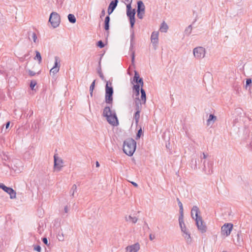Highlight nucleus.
<instances>
[{"mask_svg": "<svg viewBox=\"0 0 252 252\" xmlns=\"http://www.w3.org/2000/svg\"><path fill=\"white\" fill-rule=\"evenodd\" d=\"M97 73L99 74L100 78L106 82L105 85V101L107 104H112L113 103V94L114 93L113 88L112 87V82L106 81L104 79V76L102 72L101 67H97Z\"/></svg>", "mask_w": 252, "mask_h": 252, "instance_id": "obj_1", "label": "nucleus"}, {"mask_svg": "<svg viewBox=\"0 0 252 252\" xmlns=\"http://www.w3.org/2000/svg\"><path fill=\"white\" fill-rule=\"evenodd\" d=\"M102 116L105 117L108 123L113 126H117L119 121L115 111L111 110L110 106H105L103 109Z\"/></svg>", "mask_w": 252, "mask_h": 252, "instance_id": "obj_2", "label": "nucleus"}, {"mask_svg": "<svg viewBox=\"0 0 252 252\" xmlns=\"http://www.w3.org/2000/svg\"><path fill=\"white\" fill-rule=\"evenodd\" d=\"M136 148V142L132 138H127L124 141L123 151L128 156H132Z\"/></svg>", "mask_w": 252, "mask_h": 252, "instance_id": "obj_3", "label": "nucleus"}, {"mask_svg": "<svg viewBox=\"0 0 252 252\" xmlns=\"http://www.w3.org/2000/svg\"><path fill=\"white\" fill-rule=\"evenodd\" d=\"M135 9H132L130 4H126V15L129 18L130 26L133 29L135 23Z\"/></svg>", "mask_w": 252, "mask_h": 252, "instance_id": "obj_4", "label": "nucleus"}, {"mask_svg": "<svg viewBox=\"0 0 252 252\" xmlns=\"http://www.w3.org/2000/svg\"><path fill=\"white\" fill-rule=\"evenodd\" d=\"M133 81L136 84L133 86V92L140 91L141 89H140V87H141V88H142L144 83L143 79L140 77L139 74L137 71H134Z\"/></svg>", "mask_w": 252, "mask_h": 252, "instance_id": "obj_5", "label": "nucleus"}, {"mask_svg": "<svg viewBox=\"0 0 252 252\" xmlns=\"http://www.w3.org/2000/svg\"><path fill=\"white\" fill-rule=\"evenodd\" d=\"M179 223L181 231L183 233V236L187 240L189 239L191 240L190 234L189 231L187 229L184 221V216L179 217Z\"/></svg>", "mask_w": 252, "mask_h": 252, "instance_id": "obj_6", "label": "nucleus"}, {"mask_svg": "<svg viewBox=\"0 0 252 252\" xmlns=\"http://www.w3.org/2000/svg\"><path fill=\"white\" fill-rule=\"evenodd\" d=\"M49 22L54 28L58 27L61 22L60 15L56 12H52L50 14Z\"/></svg>", "mask_w": 252, "mask_h": 252, "instance_id": "obj_7", "label": "nucleus"}, {"mask_svg": "<svg viewBox=\"0 0 252 252\" xmlns=\"http://www.w3.org/2000/svg\"><path fill=\"white\" fill-rule=\"evenodd\" d=\"M194 56L197 59L203 58L205 57V49L202 47H197L193 50Z\"/></svg>", "mask_w": 252, "mask_h": 252, "instance_id": "obj_8", "label": "nucleus"}, {"mask_svg": "<svg viewBox=\"0 0 252 252\" xmlns=\"http://www.w3.org/2000/svg\"><path fill=\"white\" fill-rule=\"evenodd\" d=\"M54 167L55 170L58 171H60L62 167L63 166V160L58 157L57 154H55L54 156Z\"/></svg>", "mask_w": 252, "mask_h": 252, "instance_id": "obj_9", "label": "nucleus"}, {"mask_svg": "<svg viewBox=\"0 0 252 252\" xmlns=\"http://www.w3.org/2000/svg\"><path fill=\"white\" fill-rule=\"evenodd\" d=\"M233 224L231 223H225L221 227V234L222 235L228 236L230 235L232 229H233Z\"/></svg>", "mask_w": 252, "mask_h": 252, "instance_id": "obj_10", "label": "nucleus"}, {"mask_svg": "<svg viewBox=\"0 0 252 252\" xmlns=\"http://www.w3.org/2000/svg\"><path fill=\"white\" fill-rule=\"evenodd\" d=\"M195 220L198 229L202 233L206 232L207 231V227L206 225L204 224L202 217L195 219Z\"/></svg>", "mask_w": 252, "mask_h": 252, "instance_id": "obj_11", "label": "nucleus"}, {"mask_svg": "<svg viewBox=\"0 0 252 252\" xmlns=\"http://www.w3.org/2000/svg\"><path fill=\"white\" fill-rule=\"evenodd\" d=\"M131 34H130V46L129 48V51L131 52V61L133 62L134 61L135 58V52L133 50L134 44V32L133 30L130 31Z\"/></svg>", "mask_w": 252, "mask_h": 252, "instance_id": "obj_12", "label": "nucleus"}, {"mask_svg": "<svg viewBox=\"0 0 252 252\" xmlns=\"http://www.w3.org/2000/svg\"><path fill=\"white\" fill-rule=\"evenodd\" d=\"M213 165L212 161H208L207 164L205 163V160L204 161L203 170L206 174L210 175L213 173Z\"/></svg>", "mask_w": 252, "mask_h": 252, "instance_id": "obj_13", "label": "nucleus"}, {"mask_svg": "<svg viewBox=\"0 0 252 252\" xmlns=\"http://www.w3.org/2000/svg\"><path fill=\"white\" fill-rule=\"evenodd\" d=\"M202 158L201 156L199 158H197L196 156H194L191 158L190 164L191 168L196 169L197 168L198 165H199L201 161H202Z\"/></svg>", "mask_w": 252, "mask_h": 252, "instance_id": "obj_14", "label": "nucleus"}, {"mask_svg": "<svg viewBox=\"0 0 252 252\" xmlns=\"http://www.w3.org/2000/svg\"><path fill=\"white\" fill-rule=\"evenodd\" d=\"M158 32H153L151 36V40L155 49H156L158 42Z\"/></svg>", "mask_w": 252, "mask_h": 252, "instance_id": "obj_15", "label": "nucleus"}, {"mask_svg": "<svg viewBox=\"0 0 252 252\" xmlns=\"http://www.w3.org/2000/svg\"><path fill=\"white\" fill-rule=\"evenodd\" d=\"M140 249V245L136 243L133 245L128 246L126 250L127 252H137Z\"/></svg>", "mask_w": 252, "mask_h": 252, "instance_id": "obj_16", "label": "nucleus"}, {"mask_svg": "<svg viewBox=\"0 0 252 252\" xmlns=\"http://www.w3.org/2000/svg\"><path fill=\"white\" fill-rule=\"evenodd\" d=\"M118 2V0H113L110 2L107 10L108 15H110L114 11L117 6Z\"/></svg>", "mask_w": 252, "mask_h": 252, "instance_id": "obj_17", "label": "nucleus"}, {"mask_svg": "<svg viewBox=\"0 0 252 252\" xmlns=\"http://www.w3.org/2000/svg\"><path fill=\"white\" fill-rule=\"evenodd\" d=\"M134 103L136 112H141L142 110V104L143 103L141 102L140 98L138 97H135Z\"/></svg>", "mask_w": 252, "mask_h": 252, "instance_id": "obj_18", "label": "nucleus"}, {"mask_svg": "<svg viewBox=\"0 0 252 252\" xmlns=\"http://www.w3.org/2000/svg\"><path fill=\"white\" fill-rule=\"evenodd\" d=\"M193 213H195V219H198V218H201V217L199 215L200 213V211L198 208V207L196 206H193L191 210V215L192 219H194L193 215Z\"/></svg>", "mask_w": 252, "mask_h": 252, "instance_id": "obj_19", "label": "nucleus"}, {"mask_svg": "<svg viewBox=\"0 0 252 252\" xmlns=\"http://www.w3.org/2000/svg\"><path fill=\"white\" fill-rule=\"evenodd\" d=\"M5 192L9 194L10 199H12L16 198V192L12 188L7 187V189L5 190Z\"/></svg>", "mask_w": 252, "mask_h": 252, "instance_id": "obj_20", "label": "nucleus"}, {"mask_svg": "<svg viewBox=\"0 0 252 252\" xmlns=\"http://www.w3.org/2000/svg\"><path fill=\"white\" fill-rule=\"evenodd\" d=\"M110 21V18L109 15H108L106 16L105 20H104V28L106 31L107 32V35L109 34V23Z\"/></svg>", "mask_w": 252, "mask_h": 252, "instance_id": "obj_21", "label": "nucleus"}, {"mask_svg": "<svg viewBox=\"0 0 252 252\" xmlns=\"http://www.w3.org/2000/svg\"><path fill=\"white\" fill-rule=\"evenodd\" d=\"M137 12H145V6L142 1H138L137 2Z\"/></svg>", "mask_w": 252, "mask_h": 252, "instance_id": "obj_22", "label": "nucleus"}, {"mask_svg": "<svg viewBox=\"0 0 252 252\" xmlns=\"http://www.w3.org/2000/svg\"><path fill=\"white\" fill-rule=\"evenodd\" d=\"M140 92H141V98L140 99L141 102H142L143 104H145L146 101V92H145V90L142 88H141L140 89Z\"/></svg>", "mask_w": 252, "mask_h": 252, "instance_id": "obj_23", "label": "nucleus"}, {"mask_svg": "<svg viewBox=\"0 0 252 252\" xmlns=\"http://www.w3.org/2000/svg\"><path fill=\"white\" fill-rule=\"evenodd\" d=\"M217 120V117L214 114H210L209 119L207 121V126H209L211 123L214 124Z\"/></svg>", "mask_w": 252, "mask_h": 252, "instance_id": "obj_24", "label": "nucleus"}, {"mask_svg": "<svg viewBox=\"0 0 252 252\" xmlns=\"http://www.w3.org/2000/svg\"><path fill=\"white\" fill-rule=\"evenodd\" d=\"M177 201L178 202V204L179 207V213H180V216H184V210H183V206L182 202L180 200L179 198H177Z\"/></svg>", "mask_w": 252, "mask_h": 252, "instance_id": "obj_25", "label": "nucleus"}, {"mask_svg": "<svg viewBox=\"0 0 252 252\" xmlns=\"http://www.w3.org/2000/svg\"><path fill=\"white\" fill-rule=\"evenodd\" d=\"M67 18L69 22L71 24H74L76 21L75 16L72 14H69L67 16Z\"/></svg>", "mask_w": 252, "mask_h": 252, "instance_id": "obj_26", "label": "nucleus"}, {"mask_svg": "<svg viewBox=\"0 0 252 252\" xmlns=\"http://www.w3.org/2000/svg\"><path fill=\"white\" fill-rule=\"evenodd\" d=\"M126 220L128 221V220H130L132 221L133 223H135L137 221L138 218L136 217H132L131 216L129 215L128 218L127 217H125Z\"/></svg>", "mask_w": 252, "mask_h": 252, "instance_id": "obj_27", "label": "nucleus"}, {"mask_svg": "<svg viewBox=\"0 0 252 252\" xmlns=\"http://www.w3.org/2000/svg\"><path fill=\"white\" fill-rule=\"evenodd\" d=\"M35 56L34 58V60H37L39 63H40L42 61V57L40 52L38 51H35Z\"/></svg>", "mask_w": 252, "mask_h": 252, "instance_id": "obj_28", "label": "nucleus"}, {"mask_svg": "<svg viewBox=\"0 0 252 252\" xmlns=\"http://www.w3.org/2000/svg\"><path fill=\"white\" fill-rule=\"evenodd\" d=\"M77 191V186L75 184H74L69 191V193L71 196L74 197L75 192Z\"/></svg>", "mask_w": 252, "mask_h": 252, "instance_id": "obj_29", "label": "nucleus"}, {"mask_svg": "<svg viewBox=\"0 0 252 252\" xmlns=\"http://www.w3.org/2000/svg\"><path fill=\"white\" fill-rule=\"evenodd\" d=\"M192 25H190L188 27L186 28L184 31V34L186 35L189 36L191 32L192 31Z\"/></svg>", "mask_w": 252, "mask_h": 252, "instance_id": "obj_30", "label": "nucleus"}, {"mask_svg": "<svg viewBox=\"0 0 252 252\" xmlns=\"http://www.w3.org/2000/svg\"><path fill=\"white\" fill-rule=\"evenodd\" d=\"M60 61L59 60V57L57 56H56L55 57V63H54V65L53 67L54 68H57L60 69Z\"/></svg>", "mask_w": 252, "mask_h": 252, "instance_id": "obj_31", "label": "nucleus"}, {"mask_svg": "<svg viewBox=\"0 0 252 252\" xmlns=\"http://www.w3.org/2000/svg\"><path fill=\"white\" fill-rule=\"evenodd\" d=\"M168 28V27L166 23H165L164 22H163L161 24V25L160 28V30L161 32H166Z\"/></svg>", "mask_w": 252, "mask_h": 252, "instance_id": "obj_32", "label": "nucleus"}, {"mask_svg": "<svg viewBox=\"0 0 252 252\" xmlns=\"http://www.w3.org/2000/svg\"><path fill=\"white\" fill-rule=\"evenodd\" d=\"M95 80H94L93 82L91 84V86L90 87V94L91 97L93 96V91L94 90V88L95 87Z\"/></svg>", "mask_w": 252, "mask_h": 252, "instance_id": "obj_33", "label": "nucleus"}, {"mask_svg": "<svg viewBox=\"0 0 252 252\" xmlns=\"http://www.w3.org/2000/svg\"><path fill=\"white\" fill-rule=\"evenodd\" d=\"M140 112H135L134 114L133 118L135 120V123L136 125H137L139 122V120L140 119Z\"/></svg>", "mask_w": 252, "mask_h": 252, "instance_id": "obj_34", "label": "nucleus"}, {"mask_svg": "<svg viewBox=\"0 0 252 252\" xmlns=\"http://www.w3.org/2000/svg\"><path fill=\"white\" fill-rule=\"evenodd\" d=\"M142 134H143V131H142V128L140 127V129L138 130V131L136 133V137H135L136 140H138V139H140V138Z\"/></svg>", "mask_w": 252, "mask_h": 252, "instance_id": "obj_35", "label": "nucleus"}, {"mask_svg": "<svg viewBox=\"0 0 252 252\" xmlns=\"http://www.w3.org/2000/svg\"><path fill=\"white\" fill-rule=\"evenodd\" d=\"M36 84H37V82L35 80H31V81L30 82V87L31 88V89L32 90H34V87L36 85Z\"/></svg>", "mask_w": 252, "mask_h": 252, "instance_id": "obj_36", "label": "nucleus"}, {"mask_svg": "<svg viewBox=\"0 0 252 252\" xmlns=\"http://www.w3.org/2000/svg\"><path fill=\"white\" fill-rule=\"evenodd\" d=\"M252 79L250 78H247L246 79V85H245L246 89H247V88L248 87H250L252 85Z\"/></svg>", "mask_w": 252, "mask_h": 252, "instance_id": "obj_37", "label": "nucleus"}, {"mask_svg": "<svg viewBox=\"0 0 252 252\" xmlns=\"http://www.w3.org/2000/svg\"><path fill=\"white\" fill-rule=\"evenodd\" d=\"M145 12H137V17L140 19H142L145 15Z\"/></svg>", "mask_w": 252, "mask_h": 252, "instance_id": "obj_38", "label": "nucleus"}, {"mask_svg": "<svg viewBox=\"0 0 252 252\" xmlns=\"http://www.w3.org/2000/svg\"><path fill=\"white\" fill-rule=\"evenodd\" d=\"M59 68H54L53 67L50 70V73H53V74H56L59 71Z\"/></svg>", "mask_w": 252, "mask_h": 252, "instance_id": "obj_39", "label": "nucleus"}, {"mask_svg": "<svg viewBox=\"0 0 252 252\" xmlns=\"http://www.w3.org/2000/svg\"><path fill=\"white\" fill-rule=\"evenodd\" d=\"M97 46L100 48H102L104 47L105 44L102 40H99L96 44Z\"/></svg>", "mask_w": 252, "mask_h": 252, "instance_id": "obj_40", "label": "nucleus"}, {"mask_svg": "<svg viewBox=\"0 0 252 252\" xmlns=\"http://www.w3.org/2000/svg\"><path fill=\"white\" fill-rule=\"evenodd\" d=\"M32 39L33 40V42L34 43H36L37 37L36 33L35 32L32 33Z\"/></svg>", "mask_w": 252, "mask_h": 252, "instance_id": "obj_41", "label": "nucleus"}, {"mask_svg": "<svg viewBox=\"0 0 252 252\" xmlns=\"http://www.w3.org/2000/svg\"><path fill=\"white\" fill-rule=\"evenodd\" d=\"M42 241L43 242V243L45 244L47 246H49L50 243L48 244V239L46 237H43L42 238Z\"/></svg>", "mask_w": 252, "mask_h": 252, "instance_id": "obj_42", "label": "nucleus"}, {"mask_svg": "<svg viewBox=\"0 0 252 252\" xmlns=\"http://www.w3.org/2000/svg\"><path fill=\"white\" fill-rule=\"evenodd\" d=\"M57 238H58V240L60 241H63L64 240V237H63V234H59V235L57 236Z\"/></svg>", "mask_w": 252, "mask_h": 252, "instance_id": "obj_43", "label": "nucleus"}, {"mask_svg": "<svg viewBox=\"0 0 252 252\" xmlns=\"http://www.w3.org/2000/svg\"><path fill=\"white\" fill-rule=\"evenodd\" d=\"M41 249V247L39 245H36L34 247V250L37 252H40Z\"/></svg>", "mask_w": 252, "mask_h": 252, "instance_id": "obj_44", "label": "nucleus"}, {"mask_svg": "<svg viewBox=\"0 0 252 252\" xmlns=\"http://www.w3.org/2000/svg\"><path fill=\"white\" fill-rule=\"evenodd\" d=\"M7 187L5 186L3 184L0 183V189H2L5 191V190H6V189H7Z\"/></svg>", "mask_w": 252, "mask_h": 252, "instance_id": "obj_45", "label": "nucleus"}, {"mask_svg": "<svg viewBox=\"0 0 252 252\" xmlns=\"http://www.w3.org/2000/svg\"><path fill=\"white\" fill-rule=\"evenodd\" d=\"M28 73L29 75H30L31 76H33L36 74V73L31 70H29Z\"/></svg>", "mask_w": 252, "mask_h": 252, "instance_id": "obj_46", "label": "nucleus"}, {"mask_svg": "<svg viewBox=\"0 0 252 252\" xmlns=\"http://www.w3.org/2000/svg\"><path fill=\"white\" fill-rule=\"evenodd\" d=\"M143 229H150V227H149L148 223L146 221L144 222V225L143 226Z\"/></svg>", "mask_w": 252, "mask_h": 252, "instance_id": "obj_47", "label": "nucleus"}, {"mask_svg": "<svg viewBox=\"0 0 252 252\" xmlns=\"http://www.w3.org/2000/svg\"><path fill=\"white\" fill-rule=\"evenodd\" d=\"M155 238V234H153L151 233L149 235V239L151 241H153Z\"/></svg>", "mask_w": 252, "mask_h": 252, "instance_id": "obj_48", "label": "nucleus"}, {"mask_svg": "<svg viewBox=\"0 0 252 252\" xmlns=\"http://www.w3.org/2000/svg\"><path fill=\"white\" fill-rule=\"evenodd\" d=\"M140 91L133 92L134 94H135V95L136 96V97L139 98V96L140 94Z\"/></svg>", "mask_w": 252, "mask_h": 252, "instance_id": "obj_49", "label": "nucleus"}, {"mask_svg": "<svg viewBox=\"0 0 252 252\" xmlns=\"http://www.w3.org/2000/svg\"><path fill=\"white\" fill-rule=\"evenodd\" d=\"M30 53L26 54L24 55V59L26 60H28L29 59H30Z\"/></svg>", "mask_w": 252, "mask_h": 252, "instance_id": "obj_50", "label": "nucleus"}, {"mask_svg": "<svg viewBox=\"0 0 252 252\" xmlns=\"http://www.w3.org/2000/svg\"><path fill=\"white\" fill-rule=\"evenodd\" d=\"M105 14V12L104 9H102V10L101 11V13H100V18H102V17L104 16Z\"/></svg>", "mask_w": 252, "mask_h": 252, "instance_id": "obj_51", "label": "nucleus"}, {"mask_svg": "<svg viewBox=\"0 0 252 252\" xmlns=\"http://www.w3.org/2000/svg\"><path fill=\"white\" fill-rule=\"evenodd\" d=\"M10 122L9 121V122H7L6 124H5V128L6 129H7L9 128V126H10Z\"/></svg>", "mask_w": 252, "mask_h": 252, "instance_id": "obj_52", "label": "nucleus"}, {"mask_svg": "<svg viewBox=\"0 0 252 252\" xmlns=\"http://www.w3.org/2000/svg\"><path fill=\"white\" fill-rule=\"evenodd\" d=\"M64 211L65 213H67L68 212V209L67 206H66L64 208Z\"/></svg>", "mask_w": 252, "mask_h": 252, "instance_id": "obj_53", "label": "nucleus"}, {"mask_svg": "<svg viewBox=\"0 0 252 252\" xmlns=\"http://www.w3.org/2000/svg\"><path fill=\"white\" fill-rule=\"evenodd\" d=\"M131 183L135 187H138V184L134 182H131Z\"/></svg>", "mask_w": 252, "mask_h": 252, "instance_id": "obj_54", "label": "nucleus"}, {"mask_svg": "<svg viewBox=\"0 0 252 252\" xmlns=\"http://www.w3.org/2000/svg\"><path fill=\"white\" fill-rule=\"evenodd\" d=\"M125 1H126L128 3L127 4H131L132 0H124Z\"/></svg>", "mask_w": 252, "mask_h": 252, "instance_id": "obj_55", "label": "nucleus"}, {"mask_svg": "<svg viewBox=\"0 0 252 252\" xmlns=\"http://www.w3.org/2000/svg\"><path fill=\"white\" fill-rule=\"evenodd\" d=\"M202 155H203V158H206L207 157V155L205 154L204 153H202Z\"/></svg>", "mask_w": 252, "mask_h": 252, "instance_id": "obj_56", "label": "nucleus"}, {"mask_svg": "<svg viewBox=\"0 0 252 252\" xmlns=\"http://www.w3.org/2000/svg\"><path fill=\"white\" fill-rule=\"evenodd\" d=\"M101 58H100L99 61L98 62V67H101Z\"/></svg>", "mask_w": 252, "mask_h": 252, "instance_id": "obj_57", "label": "nucleus"}, {"mask_svg": "<svg viewBox=\"0 0 252 252\" xmlns=\"http://www.w3.org/2000/svg\"><path fill=\"white\" fill-rule=\"evenodd\" d=\"M240 233L241 232H239L237 235V240L238 241H239V239H240Z\"/></svg>", "mask_w": 252, "mask_h": 252, "instance_id": "obj_58", "label": "nucleus"}, {"mask_svg": "<svg viewBox=\"0 0 252 252\" xmlns=\"http://www.w3.org/2000/svg\"><path fill=\"white\" fill-rule=\"evenodd\" d=\"M95 164H96V166L97 167H98L100 166L99 163V162L97 161H96Z\"/></svg>", "mask_w": 252, "mask_h": 252, "instance_id": "obj_59", "label": "nucleus"}, {"mask_svg": "<svg viewBox=\"0 0 252 252\" xmlns=\"http://www.w3.org/2000/svg\"><path fill=\"white\" fill-rule=\"evenodd\" d=\"M237 122H238V119H235V120L234 121V123H236Z\"/></svg>", "mask_w": 252, "mask_h": 252, "instance_id": "obj_60", "label": "nucleus"}, {"mask_svg": "<svg viewBox=\"0 0 252 252\" xmlns=\"http://www.w3.org/2000/svg\"><path fill=\"white\" fill-rule=\"evenodd\" d=\"M31 32H28V35H29V36H30V34H31Z\"/></svg>", "mask_w": 252, "mask_h": 252, "instance_id": "obj_61", "label": "nucleus"}, {"mask_svg": "<svg viewBox=\"0 0 252 252\" xmlns=\"http://www.w3.org/2000/svg\"><path fill=\"white\" fill-rule=\"evenodd\" d=\"M32 114H33V111H31V113H30V114H31V115H30V116H31V115H32Z\"/></svg>", "mask_w": 252, "mask_h": 252, "instance_id": "obj_62", "label": "nucleus"}, {"mask_svg": "<svg viewBox=\"0 0 252 252\" xmlns=\"http://www.w3.org/2000/svg\"><path fill=\"white\" fill-rule=\"evenodd\" d=\"M2 15L1 14H0V17H2Z\"/></svg>", "mask_w": 252, "mask_h": 252, "instance_id": "obj_63", "label": "nucleus"}, {"mask_svg": "<svg viewBox=\"0 0 252 252\" xmlns=\"http://www.w3.org/2000/svg\"><path fill=\"white\" fill-rule=\"evenodd\" d=\"M226 252V251H223V252Z\"/></svg>", "mask_w": 252, "mask_h": 252, "instance_id": "obj_64", "label": "nucleus"}]
</instances>
